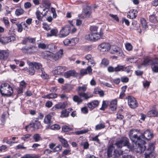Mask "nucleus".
Segmentation results:
<instances>
[{
  "instance_id": "nucleus-44",
  "label": "nucleus",
  "mask_w": 158,
  "mask_h": 158,
  "mask_svg": "<svg viewBox=\"0 0 158 158\" xmlns=\"http://www.w3.org/2000/svg\"><path fill=\"white\" fill-rule=\"evenodd\" d=\"M149 21L153 23H156L157 21L154 15H151L149 16Z\"/></svg>"
},
{
  "instance_id": "nucleus-25",
  "label": "nucleus",
  "mask_w": 158,
  "mask_h": 158,
  "mask_svg": "<svg viewBox=\"0 0 158 158\" xmlns=\"http://www.w3.org/2000/svg\"><path fill=\"white\" fill-rule=\"evenodd\" d=\"M142 64L147 66L149 64L152 65V60L148 57H147L144 59Z\"/></svg>"
},
{
  "instance_id": "nucleus-27",
  "label": "nucleus",
  "mask_w": 158,
  "mask_h": 158,
  "mask_svg": "<svg viewBox=\"0 0 158 158\" xmlns=\"http://www.w3.org/2000/svg\"><path fill=\"white\" fill-rule=\"evenodd\" d=\"M147 115L149 117H155L157 116H158V112L156 110H152L148 112Z\"/></svg>"
},
{
  "instance_id": "nucleus-2",
  "label": "nucleus",
  "mask_w": 158,
  "mask_h": 158,
  "mask_svg": "<svg viewBox=\"0 0 158 158\" xmlns=\"http://www.w3.org/2000/svg\"><path fill=\"white\" fill-rule=\"evenodd\" d=\"M98 27L96 26H91L90 27V30L91 32L90 34L85 36V38L87 40L95 41L101 38L103 34L102 32H100V34H96V36H94V35L96 33H97Z\"/></svg>"
},
{
  "instance_id": "nucleus-18",
  "label": "nucleus",
  "mask_w": 158,
  "mask_h": 158,
  "mask_svg": "<svg viewBox=\"0 0 158 158\" xmlns=\"http://www.w3.org/2000/svg\"><path fill=\"white\" fill-rule=\"evenodd\" d=\"M66 70V68L64 66H58L55 68V73L58 74H60L63 73Z\"/></svg>"
},
{
  "instance_id": "nucleus-33",
  "label": "nucleus",
  "mask_w": 158,
  "mask_h": 158,
  "mask_svg": "<svg viewBox=\"0 0 158 158\" xmlns=\"http://www.w3.org/2000/svg\"><path fill=\"white\" fill-rule=\"evenodd\" d=\"M94 92L96 94H99L101 97H103L104 95V93L103 91L100 90L98 88L95 89H94Z\"/></svg>"
},
{
  "instance_id": "nucleus-8",
  "label": "nucleus",
  "mask_w": 158,
  "mask_h": 158,
  "mask_svg": "<svg viewBox=\"0 0 158 158\" xmlns=\"http://www.w3.org/2000/svg\"><path fill=\"white\" fill-rule=\"evenodd\" d=\"M42 6H40L37 9L35 14L37 18L39 20H41L43 17H45L47 15L48 10H46L45 12L43 13Z\"/></svg>"
},
{
  "instance_id": "nucleus-64",
  "label": "nucleus",
  "mask_w": 158,
  "mask_h": 158,
  "mask_svg": "<svg viewBox=\"0 0 158 158\" xmlns=\"http://www.w3.org/2000/svg\"><path fill=\"white\" fill-rule=\"evenodd\" d=\"M158 65V58H155L152 60V65Z\"/></svg>"
},
{
  "instance_id": "nucleus-40",
  "label": "nucleus",
  "mask_w": 158,
  "mask_h": 158,
  "mask_svg": "<svg viewBox=\"0 0 158 158\" xmlns=\"http://www.w3.org/2000/svg\"><path fill=\"white\" fill-rule=\"evenodd\" d=\"M105 127V126L104 123H100L96 126L95 129L96 130H98L103 129Z\"/></svg>"
},
{
  "instance_id": "nucleus-45",
  "label": "nucleus",
  "mask_w": 158,
  "mask_h": 158,
  "mask_svg": "<svg viewBox=\"0 0 158 158\" xmlns=\"http://www.w3.org/2000/svg\"><path fill=\"white\" fill-rule=\"evenodd\" d=\"M62 130L64 132H67L70 131H73V129L65 125L62 127Z\"/></svg>"
},
{
  "instance_id": "nucleus-46",
  "label": "nucleus",
  "mask_w": 158,
  "mask_h": 158,
  "mask_svg": "<svg viewBox=\"0 0 158 158\" xmlns=\"http://www.w3.org/2000/svg\"><path fill=\"white\" fill-rule=\"evenodd\" d=\"M28 70V72L29 74L31 75H33L35 73V70L34 69V67L31 64Z\"/></svg>"
},
{
  "instance_id": "nucleus-58",
  "label": "nucleus",
  "mask_w": 158,
  "mask_h": 158,
  "mask_svg": "<svg viewBox=\"0 0 158 158\" xmlns=\"http://www.w3.org/2000/svg\"><path fill=\"white\" fill-rule=\"evenodd\" d=\"M16 26L18 27V31L19 32H21L23 31V27L22 25L19 23L16 24Z\"/></svg>"
},
{
  "instance_id": "nucleus-24",
  "label": "nucleus",
  "mask_w": 158,
  "mask_h": 158,
  "mask_svg": "<svg viewBox=\"0 0 158 158\" xmlns=\"http://www.w3.org/2000/svg\"><path fill=\"white\" fill-rule=\"evenodd\" d=\"M79 95H75L73 96V99L74 102H77V104L78 105L81 103L83 101V99Z\"/></svg>"
},
{
  "instance_id": "nucleus-50",
  "label": "nucleus",
  "mask_w": 158,
  "mask_h": 158,
  "mask_svg": "<svg viewBox=\"0 0 158 158\" xmlns=\"http://www.w3.org/2000/svg\"><path fill=\"white\" fill-rule=\"evenodd\" d=\"M79 40V39L77 38H74L72 39L71 40V45H74L76 44L77 43Z\"/></svg>"
},
{
  "instance_id": "nucleus-51",
  "label": "nucleus",
  "mask_w": 158,
  "mask_h": 158,
  "mask_svg": "<svg viewBox=\"0 0 158 158\" xmlns=\"http://www.w3.org/2000/svg\"><path fill=\"white\" fill-rule=\"evenodd\" d=\"M123 65H118L115 68V72H118L120 71H123Z\"/></svg>"
},
{
  "instance_id": "nucleus-48",
  "label": "nucleus",
  "mask_w": 158,
  "mask_h": 158,
  "mask_svg": "<svg viewBox=\"0 0 158 158\" xmlns=\"http://www.w3.org/2000/svg\"><path fill=\"white\" fill-rule=\"evenodd\" d=\"M109 60L106 58H104L102 60L101 64L105 66H107L109 64Z\"/></svg>"
},
{
  "instance_id": "nucleus-56",
  "label": "nucleus",
  "mask_w": 158,
  "mask_h": 158,
  "mask_svg": "<svg viewBox=\"0 0 158 158\" xmlns=\"http://www.w3.org/2000/svg\"><path fill=\"white\" fill-rule=\"evenodd\" d=\"M3 21L5 24V26L8 27H10V23L9 21L6 19L5 17L3 18Z\"/></svg>"
},
{
  "instance_id": "nucleus-61",
  "label": "nucleus",
  "mask_w": 158,
  "mask_h": 158,
  "mask_svg": "<svg viewBox=\"0 0 158 158\" xmlns=\"http://www.w3.org/2000/svg\"><path fill=\"white\" fill-rule=\"evenodd\" d=\"M51 10L53 14V17L54 18H56V17L57 15L55 9L53 7H52L51 8Z\"/></svg>"
},
{
  "instance_id": "nucleus-29",
  "label": "nucleus",
  "mask_w": 158,
  "mask_h": 158,
  "mask_svg": "<svg viewBox=\"0 0 158 158\" xmlns=\"http://www.w3.org/2000/svg\"><path fill=\"white\" fill-rule=\"evenodd\" d=\"M83 12L86 16L89 17L91 13L90 7L88 6H86V7L84 9Z\"/></svg>"
},
{
  "instance_id": "nucleus-23",
  "label": "nucleus",
  "mask_w": 158,
  "mask_h": 158,
  "mask_svg": "<svg viewBox=\"0 0 158 158\" xmlns=\"http://www.w3.org/2000/svg\"><path fill=\"white\" fill-rule=\"evenodd\" d=\"M144 155L145 158H155V156L154 152L146 151Z\"/></svg>"
},
{
  "instance_id": "nucleus-59",
  "label": "nucleus",
  "mask_w": 158,
  "mask_h": 158,
  "mask_svg": "<svg viewBox=\"0 0 158 158\" xmlns=\"http://www.w3.org/2000/svg\"><path fill=\"white\" fill-rule=\"evenodd\" d=\"M131 66H127V67H125L124 66H123V71H124L126 72L127 73H128L130 72L131 71Z\"/></svg>"
},
{
  "instance_id": "nucleus-55",
  "label": "nucleus",
  "mask_w": 158,
  "mask_h": 158,
  "mask_svg": "<svg viewBox=\"0 0 158 158\" xmlns=\"http://www.w3.org/2000/svg\"><path fill=\"white\" fill-rule=\"evenodd\" d=\"M80 145L81 146H83L84 148L85 149L88 148L89 146V144L87 142L81 143Z\"/></svg>"
},
{
  "instance_id": "nucleus-28",
  "label": "nucleus",
  "mask_w": 158,
  "mask_h": 158,
  "mask_svg": "<svg viewBox=\"0 0 158 158\" xmlns=\"http://www.w3.org/2000/svg\"><path fill=\"white\" fill-rule=\"evenodd\" d=\"M117 101L116 99L113 100L110 102V107L113 111L115 110L117 107Z\"/></svg>"
},
{
  "instance_id": "nucleus-41",
  "label": "nucleus",
  "mask_w": 158,
  "mask_h": 158,
  "mask_svg": "<svg viewBox=\"0 0 158 158\" xmlns=\"http://www.w3.org/2000/svg\"><path fill=\"white\" fill-rule=\"evenodd\" d=\"M21 158H39V157L37 155L33 156V155L28 154L25 155Z\"/></svg>"
},
{
  "instance_id": "nucleus-37",
  "label": "nucleus",
  "mask_w": 158,
  "mask_h": 158,
  "mask_svg": "<svg viewBox=\"0 0 158 158\" xmlns=\"http://www.w3.org/2000/svg\"><path fill=\"white\" fill-rule=\"evenodd\" d=\"M57 97V94H56L51 93L44 96L43 98L48 99L55 98Z\"/></svg>"
},
{
  "instance_id": "nucleus-7",
  "label": "nucleus",
  "mask_w": 158,
  "mask_h": 158,
  "mask_svg": "<svg viewBox=\"0 0 158 158\" xmlns=\"http://www.w3.org/2000/svg\"><path fill=\"white\" fill-rule=\"evenodd\" d=\"M118 148H122L124 146H129V143L128 139L126 137L122 138L120 140H118L115 144Z\"/></svg>"
},
{
  "instance_id": "nucleus-22",
  "label": "nucleus",
  "mask_w": 158,
  "mask_h": 158,
  "mask_svg": "<svg viewBox=\"0 0 158 158\" xmlns=\"http://www.w3.org/2000/svg\"><path fill=\"white\" fill-rule=\"evenodd\" d=\"M137 11L135 10H131L129 11L127 15V17L128 18L133 19L135 18L137 16Z\"/></svg>"
},
{
  "instance_id": "nucleus-42",
  "label": "nucleus",
  "mask_w": 158,
  "mask_h": 158,
  "mask_svg": "<svg viewBox=\"0 0 158 158\" xmlns=\"http://www.w3.org/2000/svg\"><path fill=\"white\" fill-rule=\"evenodd\" d=\"M154 145L153 143H149L148 146L147 150L146 151H150L151 152H154Z\"/></svg>"
},
{
  "instance_id": "nucleus-5",
  "label": "nucleus",
  "mask_w": 158,
  "mask_h": 158,
  "mask_svg": "<svg viewBox=\"0 0 158 158\" xmlns=\"http://www.w3.org/2000/svg\"><path fill=\"white\" fill-rule=\"evenodd\" d=\"M87 88L84 86H79L78 88L77 91H78V95L81 97L84 98L85 100H87L88 99L92 98L93 95L89 93H85L81 92H85L86 91Z\"/></svg>"
},
{
  "instance_id": "nucleus-53",
  "label": "nucleus",
  "mask_w": 158,
  "mask_h": 158,
  "mask_svg": "<svg viewBox=\"0 0 158 158\" xmlns=\"http://www.w3.org/2000/svg\"><path fill=\"white\" fill-rule=\"evenodd\" d=\"M31 136V134H28L24 135L23 136L21 137V139L23 140L24 141H27V139L29 138Z\"/></svg>"
},
{
  "instance_id": "nucleus-63",
  "label": "nucleus",
  "mask_w": 158,
  "mask_h": 158,
  "mask_svg": "<svg viewBox=\"0 0 158 158\" xmlns=\"http://www.w3.org/2000/svg\"><path fill=\"white\" fill-rule=\"evenodd\" d=\"M121 81L123 82L127 83L129 81V78L127 77H122L121 78Z\"/></svg>"
},
{
  "instance_id": "nucleus-1",
  "label": "nucleus",
  "mask_w": 158,
  "mask_h": 158,
  "mask_svg": "<svg viewBox=\"0 0 158 158\" xmlns=\"http://www.w3.org/2000/svg\"><path fill=\"white\" fill-rule=\"evenodd\" d=\"M135 131L132 130L130 131L129 136L133 145L134 147L135 145V151L137 152L141 153L145 150L146 146L145 145V142L139 136L134 134Z\"/></svg>"
},
{
  "instance_id": "nucleus-47",
  "label": "nucleus",
  "mask_w": 158,
  "mask_h": 158,
  "mask_svg": "<svg viewBox=\"0 0 158 158\" xmlns=\"http://www.w3.org/2000/svg\"><path fill=\"white\" fill-rule=\"evenodd\" d=\"M23 13L24 10L21 8H19L16 9L15 12V14L17 16L22 15L23 14Z\"/></svg>"
},
{
  "instance_id": "nucleus-4",
  "label": "nucleus",
  "mask_w": 158,
  "mask_h": 158,
  "mask_svg": "<svg viewBox=\"0 0 158 158\" xmlns=\"http://www.w3.org/2000/svg\"><path fill=\"white\" fill-rule=\"evenodd\" d=\"M63 52L62 49H60L55 54L51 53L48 51H46L44 52V57L45 58L48 59L51 57L52 59L56 61L61 58L63 54Z\"/></svg>"
},
{
  "instance_id": "nucleus-52",
  "label": "nucleus",
  "mask_w": 158,
  "mask_h": 158,
  "mask_svg": "<svg viewBox=\"0 0 158 158\" xmlns=\"http://www.w3.org/2000/svg\"><path fill=\"white\" fill-rule=\"evenodd\" d=\"M60 127L59 125L55 124L51 126L50 127V129L52 130H58L60 129Z\"/></svg>"
},
{
  "instance_id": "nucleus-9",
  "label": "nucleus",
  "mask_w": 158,
  "mask_h": 158,
  "mask_svg": "<svg viewBox=\"0 0 158 158\" xmlns=\"http://www.w3.org/2000/svg\"><path fill=\"white\" fill-rule=\"evenodd\" d=\"M110 52L111 54L122 56L123 54V52L121 48L116 45L110 46Z\"/></svg>"
},
{
  "instance_id": "nucleus-36",
  "label": "nucleus",
  "mask_w": 158,
  "mask_h": 158,
  "mask_svg": "<svg viewBox=\"0 0 158 158\" xmlns=\"http://www.w3.org/2000/svg\"><path fill=\"white\" fill-rule=\"evenodd\" d=\"M33 138L35 142H39L41 139L40 135L37 133L35 134L33 136Z\"/></svg>"
},
{
  "instance_id": "nucleus-54",
  "label": "nucleus",
  "mask_w": 158,
  "mask_h": 158,
  "mask_svg": "<svg viewBox=\"0 0 158 158\" xmlns=\"http://www.w3.org/2000/svg\"><path fill=\"white\" fill-rule=\"evenodd\" d=\"M152 69L154 73H158V65H152Z\"/></svg>"
},
{
  "instance_id": "nucleus-17",
  "label": "nucleus",
  "mask_w": 158,
  "mask_h": 158,
  "mask_svg": "<svg viewBox=\"0 0 158 158\" xmlns=\"http://www.w3.org/2000/svg\"><path fill=\"white\" fill-rule=\"evenodd\" d=\"M77 75V73L73 70H70L65 72L64 76L66 78H68L71 76L76 77Z\"/></svg>"
},
{
  "instance_id": "nucleus-62",
  "label": "nucleus",
  "mask_w": 158,
  "mask_h": 158,
  "mask_svg": "<svg viewBox=\"0 0 158 158\" xmlns=\"http://www.w3.org/2000/svg\"><path fill=\"white\" fill-rule=\"evenodd\" d=\"M53 105L52 102L50 101H47L45 103V106L48 108L52 106Z\"/></svg>"
},
{
  "instance_id": "nucleus-10",
  "label": "nucleus",
  "mask_w": 158,
  "mask_h": 158,
  "mask_svg": "<svg viewBox=\"0 0 158 158\" xmlns=\"http://www.w3.org/2000/svg\"><path fill=\"white\" fill-rule=\"evenodd\" d=\"M70 28L69 26H67L63 27L60 31L59 34L60 38L64 37L68 35L70 33Z\"/></svg>"
},
{
  "instance_id": "nucleus-12",
  "label": "nucleus",
  "mask_w": 158,
  "mask_h": 158,
  "mask_svg": "<svg viewBox=\"0 0 158 158\" xmlns=\"http://www.w3.org/2000/svg\"><path fill=\"white\" fill-rule=\"evenodd\" d=\"M98 48L103 52L108 51L110 49V45L108 43H103L99 45Z\"/></svg>"
},
{
  "instance_id": "nucleus-6",
  "label": "nucleus",
  "mask_w": 158,
  "mask_h": 158,
  "mask_svg": "<svg viewBox=\"0 0 158 158\" xmlns=\"http://www.w3.org/2000/svg\"><path fill=\"white\" fill-rule=\"evenodd\" d=\"M128 100V104L130 108L135 109L136 108L138 105L137 100L134 97L130 96L126 98Z\"/></svg>"
},
{
  "instance_id": "nucleus-26",
  "label": "nucleus",
  "mask_w": 158,
  "mask_h": 158,
  "mask_svg": "<svg viewBox=\"0 0 158 158\" xmlns=\"http://www.w3.org/2000/svg\"><path fill=\"white\" fill-rule=\"evenodd\" d=\"M54 107L55 108L53 107L52 108L53 110H54L55 108L58 109L64 108L66 107V105L64 102H60L56 104Z\"/></svg>"
},
{
  "instance_id": "nucleus-34",
  "label": "nucleus",
  "mask_w": 158,
  "mask_h": 158,
  "mask_svg": "<svg viewBox=\"0 0 158 158\" xmlns=\"http://www.w3.org/2000/svg\"><path fill=\"white\" fill-rule=\"evenodd\" d=\"M140 21L143 29L145 30L148 27L147 23L146 20L144 18H141L140 19Z\"/></svg>"
},
{
  "instance_id": "nucleus-32",
  "label": "nucleus",
  "mask_w": 158,
  "mask_h": 158,
  "mask_svg": "<svg viewBox=\"0 0 158 158\" xmlns=\"http://www.w3.org/2000/svg\"><path fill=\"white\" fill-rule=\"evenodd\" d=\"M58 32V31L56 29H52L50 31V33H47V35L48 37H51L53 36L56 35Z\"/></svg>"
},
{
  "instance_id": "nucleus-13",
  "label": "nucleus",
  "mask_w": 158,
  "mask_h": 158,
  "mask_svg": "<svg viewBox=\"0 0 158 158\" xmlns=\"http://www.w3.org/2000/svg\"><path fill=\"white\" fill-rule=\"evenodd\" d=\"M42 4L43 11H45L47 10H48L50 7L51 3L49 0H42Z\"/></svg>"
},
{
  "instance_id": "nucleus-16",
  "label": "nucleus",
  "mask_w": 158,
  "mask_h": 158,
  "mask_svg": "<svg viewBox=\"0 0 158 158\" xmlns=\"http://www.w3.org/2000/svg\"><path fill=\"white\" fill-rule=\"evenodd\" d=\"M27 84L24 81H22L20 82L19 87L17 89L18 94H21L23 92V90L26 87Z\"/></svg>"
},
{
  "instance_id": "nucleus-60",
  "label": "nucleus",
  "mask_w": 158,
  "mask_h": 158,
  "mask_svg": "<svg viewBox=\"0 0 158 158\" xmlns=\"http://www.w3.org/2000/svg\"><path fill=\"white\" fill-rule=\"evenodd\" d=\"M38 47L42 49H45L47 47V45L44 43H40L38 44Z\"/></svg>"
},
{
  "instance_id": "nucleus-21",
  "label": "nucleus",
  "mask_w": 158,
  "mask_h": 158,
  "mask_svg": "<svg viewBox=\"0 0 158 158\" xmlns=\"http://www.w3.org/2000/svg\"><path fill=\"white\" fill-rule=\"evenodd\" d=\"M11 41V38L10 37H0V42L2 44H5Z\"/></svg>"
},
{
  "instance_id": "nucleus-19",
  "label": "nucleus",
  "mask_w": 158,
  "mask_h": 158,
  "mask_svg": "<svg viewBox=\"0 0 158 158\" xmlns=\"http://www.w3.org/2000/svg\"><path fill=\"white\" fill-rule=\"evenodd\" d=\"M40 123L39 121H35L33 124H30L28 125L27 126L25 127L26 131H28L27 128L29 127H33L38 128L40 125Z\"/></svg>"
},
{
  "instance_id": "nucleus-38",
  "label": "nucleus",
  "mask_w": 158,
  "mask_h": 158,
  "mask_svg": "<svg viewBox=\"0 0 158 158\" xmlns=\"http://www.w3.org/2000/svg\"><path fill=\"white\" fill-rule=\"evenodd\" d=\"M59 139L60 141L64 147H67L68 146V144L67 141L65 139L61 137H59Z\"/></svg>"
},
{
  "instance_id": "nucleus-57",
  "label": "nucleus",
  "mask_w": 158,
  "mask_h": 158,
  "mask_svg": "<svg viewBox=\"0 0 158 158\" xmlns=\"http://www.w3.org/2000/svg\"><path fill=\"white\" fill-rule=\"evenodd\" d=\"M126 48L128 51L131 50L132 48V46L130 43H127L125 45Z\"/></svg>"
},
{
  "instance_id": "nucleus-3",
  "label": "nucleus",
  "mask_w": 158,
  "mask_h": 158,
  "mask_svg": "<svg viewBox=\"0 0 158 158\" xmlns=\"http://www.w3.org/2000/svg\"><path fill=\"white\" fill-rule=\"evenodd\" d=\"M0 91L2 95L9 96L13 93V90L10 85L7 83L2 84L0 85Z\"/></svg>"
},
{
  "instance_id": "nucleus-30",
  "label": "nucleus",
  "mask_w": 158,
  "mask_h": 158,
  "mask_svg": "<svg viewBox=\"0 0 158 158\" xmlns=\"http://www.w3.org/2000/svg\"><path fill=\"white\" fill-rule=\"evenodd\" d=\"M52 117V116L51 115V114H49L47 115L44 119V123L48 124L52 123V122L51 121Z\"/></svg>"
},
{
  "instance_id": "nucleus-20",
  "label": "nucleus",
  "mask_w": 158,
  "mask_h": 158,
  "mask_svg": "<svg viewBox=\"0 0 158 158\" xmlns=\"http://www.w3.org/2000/svg\"><path fill=\"white\" fill-rule=\"evenodd\" d=\"M99 102L98 101L95 100L89 102L87 104L88 107L91 109V110H93L95 107L97 106Z\"/></svg>"
},
{
  "instance_id": "nucleus-35",
  "label": "nucleus",
  "mask_w": 158,
  "mask_h": 158,
  "mask_svg": "<svg viewBox=\"0 0 158 158\" xmlns=\"http://www.w3.org/2000/svg\"><path fill=\"white\" fill-rule=\"evenodd\" d=\"M114 149V148L112 146L108 148L107 150V156L108 157H112L113 151Z\"/></svg>"
},
{
  "instance_id": "nucleus-39",
  "label": "nucleus",
  "mask_w": 158,
  "mask_h": 158,
  "mask_svg": "<svg viewBox=\"0 0 158 158\" xmlns=\"http://www.w3.org/2000/svg\"><path fill=\"white\" fill-rule=\"evenodd\" d=\"M123 154V151L121 150H115L114 151V155L116 157H119Z\"/></svg>"
},
{
  "instance_id": "nucleus-31",
  "label": "nucleus",
  "mask_w": 158,
  "mask_h": 158,
  "mask_svg": "<svg viewBox=\"0 0 158 158\" xmlns=\"http://www.w3.org/2000/svg\"><path fill=\"white\" fill-rule=\"evenodd\" d=\"M30 64L33 67H34L37 69H41H41H43V68H42V65L40 63L35 62L34 63H31Z\"/></svg>"
},
{
  "instance_id": "nucleus-15",
  "label": "nucleus",
  "mask_w": 158,
  "mask_h": 158,
  "mask_svg": "<svg viewBox=\"0 0 158 158\" xmlns=\"http://www.w3.org/2000/svg\"><path fill=\"white\" fill-rule=\"evenodd\" d=\"M9 55L8 50H0V59L6 60L7 59Z\"/></svg>"
},
{
  "instance_id": "nucleus-43",
  "label": "nucleus",
  "mask_w": 158,
  "mask_h": 158,
  "mask_svg": "<svg viewBox=\"0 0 158 158\" xmlns=\"http://www.w3.org/2000/svg\"><path fill=\"white\" fill-rule=\"evenodd\" d=\"M69 115V112L66 110H63L61 113V117H67Z\"/></svg>"
},
{
  "instance_id": "nucleus-49",
  "label": "nucleus",
  "mask_w": 158,
  "mask_h": 158,
  "mask_svg": "<svg viewBox=\"0 0 158 158\" xmlns=\"http://www.w3.org/2000/svg\"><path fill=\"white\" fill-rule=\"evenodd\" d=\"M42 74L41 77L44 79H47L48 78V75L44 72V69H41Z\"/></svg>"
},
{
  "instance_id": "nucleus-14",
  "label": "nucleus",
  "mask_w": 158,
  "mask_h": 158,
  "mask_svg": "<svg viewBox=\"0 0 158 158\" xmlns=\"http://www.w3.org/2000/svg\"><path fill=\"white\" fill-rule=\"evenodd\" d=\"M142 136L143 138L150 140L153 137V134L149 130H147L144 132L143 135H142Z\"/></svg>"
},
{
  "instance_id": "nucleus-11",
  "label": "nucleus",
  "mask_w": 158,
  "mask_h": 158,
  "mask_svg": "<svg viewBox=\"0 0 158 158\" xmlns=\"http://www.w3.org/2000/svg\"><path fill=\"white\" fill-rule=\"evenodd\" d=\"M22 50L24 52L30 54L34 53L38 51L37 47L33 46L29 47L27 48H23Z\"/></svg>"
}]
</instances>
